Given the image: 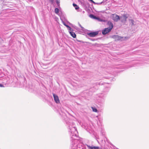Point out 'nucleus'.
<instances>
[{"label":"nucleus","mask_w":149,"mask_h":149,"mask_svg":"<svg viewBox=\"0 0 149 149\" xmlns=\"http://www.w3.org/2000/svg\"><path fill=\"white\" fill-rule=\"evenodd\" d=\"M70 132H71L70 136L71 139V147L72 149H76L73 147H76L77 149H87L86 146L88 147V149H100L98 146H90L88 145L84 144L82 142V139L77 136L78 132L75 127H72L71 128L69 126Z\"/></svg>","instance_id":"obj_1"},{"label":"nucleus","mask_w":149,"mask_h":149,"mask_svg":"<svg viewBox=\"0 0 149 149\" xmlns=\"http://www.w3.org/2000/svg\"><path fill=\"white\" fill-rule=\"evenodd\" d=\"M103 82H97L93 84V87L89 89L86 90L84 92V93L86 96H91L93 93L95 92L99 88V87L104 84Z\"/></svg>","instance_id":"obj_2"},{"label":"nucleus","mask_w":149,"mask_h":149,"mask_svg":"<svg viewBox=\"0 0 149 149\" xmlns=\"http://www.w3.org/2000/svg\"><path fill=\"white\" fill-rule=\"evenodd\" d=\"M20 84L22 85L23 86H25L28 88L29 91L32 92L34 90V86L32 85L31 83L27 85L26 83V78L24 77H22L20 80Z\"/></svg>","instance_id":"obj_3"},{"label":"nucleus","mask_w":149,"mask_h":149,"mask_svg":"<svg viewBox=\"0 0 149 149\" xmlns=\"http://www.w3.org/2000/svg\"><path fill=\"white\" fill-rule=\"evenodd\" d=\"M106 97V95H104L102 93L99 95V98L97 100V104L99 106V107L102 108L104 106Z\"/></svg>","instance_id":"obj_4"},{"label":"nucleus","mask_w":149,"mask_h":149,"mask_svg":"<svg viewBox=\"0 0 149 149\" xmlns=\"http://www.w3.org/2000/svg\"><path fill=\"white\" fill-rule=\"evenodd\" d=\"M37 93L38 95L42 97V98L45 99V100H47L48 99L47 96H48L49 98L52 99V97L51 95H48L46 92H44L41 91L39 90L37 92Z\"/></svg>","instance_id":"obj_5"},{"label":"nucleus","mask_w":149,"mask_h":149,"mask_svg":"<svg viewBox=\"0 0 149 149\" xmlns=\"http://www.w3.org/2000/svg\"><path fill=\"white\" fill-rule=\"evenodd\" d=\"M99 34H101V31L100 30L97 31H90V32L88 33V35L90 37H95Z\"/></svg>","instance_id":"obj_6"},{"label":"nucleus","mask_w":149,"mask_h":149,"mask_svg":"<svg viewBox=\"0 0 149 149\" xmlns=\"http://www.w3.org/2000/svg\"><path fill=\"white\" fill-rule=\"evenodd\" d=\"M109 38H113L116 40L122 41L123 39V37L120 36L118 35H114L112 36H110Z\"/></svg>","instance_id":"obj_7"},{"label":"nucleus","mask_w":149,"mask_h":149,"mask_svg":"<svg viewBox=\"0 0 149 149\" xmlns=\"http://www.w3.org/2000/svg\"><path fill=\"white\" fill-rule=\"evenodd\" d=\"M128 17L127 16V15L124 14L121 16H120V22L122 23H125L127 21V19Z\"/></svg>","instance_id":"obj_8"},{"label":"nucleus","mask_w":149,"mask_h":149,"mask_svg":"<svg viewBox=\"0 0 149 149\" xmlns=\"http://www.w3.org/2000/svg\"><path fill=\"white\" fill-rule=\"evenodd\" d=\"M111 30L108 28H106L104 29L102 31V34L104 35H105L109 33Z\"/></svg>","instance_id":"obj_9"},{"label":"nucleus","mask_w":149,"mask_h":149,"mask_svg":"<svg viewBox=\"0 0 149 149\" xmlns=\"http://www.w3.org/2000/svg\"><path fill=\"white\" fill-rule=\"evenodd\" d=\"M62 119L67 124H68L69 118L65 113H62L61 114Z\"/></svg>","instance_id":"obj_10"},{"label":"nucleus","mask_w":149,"mask_h":149,"mask_svg":"<svg viewBox=\"0 0 149 149\" xmlns=\"http://www.w3.org/2000/svg\"><path fill=\"white\" fill-rule=\"evenodd\" d=\"M113 19L115 22H117L120 20V16L116 14L113 15Z\"/></svg>","instance_id":"obj_11"},{"label":"nucleus","mask_w":149,"mask_h":149,"mask_svg":"<svg viewBox=\"0 0 149 149\" xmlns=\"http://www.w3.org/2000/svg\"><path fill=\"white\" fill-rule=\"evenodd\" d=\"M53 96L55 102L56 104H58L59 103L60 101L58 95L54 93H53Z\"/></svg>","instance_id":"obj_12"},{"label":"nucleus","mask_w":149,"mask_h":149,"mask_svg":"<svg viewBox=\"0 0 149 149\" xmlns=\"http://www.w3.org/2000/svg\"><path fill=\"white\" fill-rule=\"evenodd\" d=\"M107 24L109 26L107 28L111 30L113 27V24L111 21H109L107 22Z\"/></svg>","instance_id":"obj_13"},{"label":"nucleus","mask_w":149,"mask_h":149,"mask_svg":"<svg viewBox=\"0 0 149 149\" xmlns=\"http://www.w3.org/2000/svg\"><path fill=\"white\" fill-rule=\"evenodd\" d=\"M72 5L73 7L75 8V9L78 11H81V9H80L79 6L75 3H73Z\"/></svg>","instance_id":"obj_14"},{"label":"nucleus","mask_w":149,"mask_h":149,"mask_svg":"<svg viewBox=\"0 0 149 149\" xmlns=\"http://www.w3.org/2000/svg\"><path fill=\"white\" fill-rule=\"evenodd\" d=\"M1 83H0V87H4L6 85L7 81L6 80H4Z\"/></svg>","instance_id":"obj_15"},{"label":"nucleus","mask_w":149,"mask_h":149,"mask_svg":"<svg viewBox=\"0 0 149 149\" xmlns=\"http://www.w3.org/2000/svg\"><path fill=\"white\" fill-rule=\"evenodd\" d=\"M95 19L100 22H106V21L105 20L103 19L98 16L96 17Z\"/></svg>","instance_id":"obj_16"},{"label":"nucleus","mask_w":149,"mask_h":149,"mask_svg":"<svg viewBox=\"0 0 149 149\" xmlns=\"http://www.w3.org/2000/svg\"><path fill=\"white\" fill-rule=\"evenodd\" d=\"M69 33L70 35L73 38H75L76 37V35L75 33L73 31H69Z\"/></svg>","instance_id":"obj_17"},{"label":"nucleus","mask_w":149,"mask_h":149,"mask_svg":"<svg viewBox=\"0 0 149 149\" xmlns=\"http://www.w3.org/2000/svg\"><path fill=\"white\" fill-rule=\"evenodd\" d=\"M94 3H93L94 4H97L98 5H100L101 4H102L104 5H105L106 3H104V1H102L100 3H96L94 1Z\"/></svg>","instance_id":"obj_18"},{"label":"nucleus","mask_w":149,"mask_h":149,"mask_svg":"<svg viewBox=\"0 0 149 149\" xmlns=\"http://www.w3.org/2000/svg\"><path fill=\"white\" fill-rule=\"evenodd\" d=\"M129 22H130V24L132 26L134 25H135L134 24V21L133 19H129Z\"/></svg>","instance_id":"obj_19"},{"label":"nucleus","mask_w":149,"mask_h":149,"mask_svg":"<svg viewBox=\"0 0 149 149\" xmlns=\"http://www.w3.org/2000/svg\"><path fill=\"white\" fill-rule=\"evenodd\" d=\"M85 10H86L88 13H89L91 12L90 8L92 9L91 8V7H87L86 6H85Z\"/></svg>","instance_id":"obj_20"},{"label":"nucleus","mask_w":149,"mask_h":149,"mask_svg":"<svg viewBox=\"0 0 149 149\" xmlns=\"http://www.w3.org/2000/svg\"><path fill=\"white\" fill-rule=\"evenodd\" d=\"M89 16L90 18L95 19L97 17L95 15H94L92 14H90L89 15Z\"/></svg>","instance_id":"obj_21"},{"label":"nucleus","mask_w":149,"mask_h":149,"mask_svg":"<svg viewBox=\"0 0 149 149\" xmlns=\"http://www.w3.org/2000/svg\"><path fill=\"white\" fill-rule=\"evenodd\" d=\"M68 23H69L70 25H71L72 27L74 28L76 30H78L79 29L77 26H76L74 25H73L72 24L68 22Z\"/></svg>","instance_id":"obj_22"},{"label":"nucleus","mask_w":149,"mask_h":149,"mask_svg":"<svg viewBox=\"0 0 149 149\" xmlns=\"http://www.w3.org/2000/svg\"><path fill=\"white\" fill-rule=\"evenodd\" d=\"M91 44V46H95L97 47H100V44H97V43H95V44Z\"/></svg>","instance_id":"obj_23"},{"label":"nucleus","mask_w":149,"mask_h":149,"mask_svg":"<svg viewBox=\"0 0 149 149\" xmlns=\"http://www.w3.org/2000/svg\"><path fill=\"white\" fill-rule=\"evenodd\" d=\"M82 31H84V32L85 33L87 34V35H88V33H89L90 32V31H88V30H86L85 29H83V30Z\"/></svg>","instance_id":"obj_24"},{"label":"nucleus","mask_w":149,"mask_h":149,"mask_svg":"<svg viewBox=\"0 0 149 149\" xmlns=\"http://www.w3.org/2000/svg\"><path fill=\"white\" fill-rule=\"evenodd\" d=\"M56 2L57 5V6L60 9L61 8L60 6V1H58V0H56Z\"/></svg>","instance_id":"obj_25"},{"label":"nucleus","mask_w":149,"mask_h":149,"mask_svg":"<svg viewBox=\"0 0 149 149\" xmlns=\"http://www.w3.org/2000/svg\"><path fill=\"white\" fill-rule=\"evenodd\" d=\"M59 10L57 8H55V12L56 14H58L59 13Z\"/></svg>","instance_id":"obj_26"},{"label":"nucleus","mask_w":149,"mask_h":149,"mask_svg":"<svg viewBox=\"0 0 149 149\" xmlns=\"http://www.w3.org/2000/svg\"><path fill=\"white\" fill-rule=\"evenodd\" d=\"M92 108L93 111L95 112H97L98 111L97 110L95 107H92Z\"/></svg>","instance_id":"obj_27"},{"label":"nucleus","mask_w":149,"mask_h":149,"mask_svg":"<svg viewBox=\"0 0 149 149\" xmlns=\"http://www.w3.org/2000/svg\"><path fill=\"white\" fill-rule=\"evenodd\" d=\"M79 42H81V43H88V44H91V43L90 42H84L82 40H80V41H79Z\"/></svg>","instance_id":"obj_28"},{"label":"nucleus","mask_w":149,"mask_h":149,"mask_svg":"<svg viewBox=\"0 0 149 149\" xmlns=\"http://www.w3.org/2000/svg\"><path fill=\"white\" fill-rule=\"evenodd\" d=\"M63 22V25L65 26L67 28L68 27V26H69L67 24L65 23V22Z\"/></svg>","instance_id":"obj_29"},{"label":"nucleus","mask_w":149,"mask_h":149,"mask_svg":"<svg viewBox=\"0 0 149 149\" xmlns=\"http://www.w3.org/2000/svg\"><path fill=\"white\" fill-rule=\"evenodd\" d=\"M78 24H79V26L82 29H81L82 30H83V29H84V28L83 26H81V25L80 24L79 22H78Z\"/></svg>","instance_id":"obj_30"},{"label":"nucleus","mask_w":149,"mask_h":149,"mask_svg":"<svg viewBox=\"0 0 149 149\" xmlns=\"http://www.w3.org/2000/svg\"><path fill=\"white\" fill-rule=\"evenodd\" d=\"M89 40L92 41H95V40H97V39H95L94 38H88Z\"/></svg>","instance_id":"obj_31"},{"label":"nucleus","mask_w":149,"mask_h":149,"mask_svg":"<svg viewBox=\"0 0 149 149\" xmlns=\"http://www.w3.org/2000/svg\"><path fill=\"white\" fill-rule=\"evenodd\" d=\"M49 1L52 4L54 3V0H49Z\"/></svg>","instance_id":"obj_32"},{"label":"nucleus","mask_w":149,"mask_h":149,"mask_svg":"<svg viewBox=\"0 0 149 149\" xmlns=\"http://www.w3.org/2000/svg\"><path fill=\"white\" fill-rule=\"evenodd\" d=\"M69 31H73V30L71 28H70L69 30Z\"/></svg>","instance_id":"obj_33"},{"label":"nucleus","mask_w":149,"mask_h":149,"mask_svg":"<svg viewBox=\"0 0 149 149\" xmlns=\"http://www.w3.org/2000/svg\"><path fill=\"white\" fill-rule=\"evenodd\" d=\"M91 3H94V1L93 0H88Z\"/></svg>","instance_id":"obj_34"},{"label":"nucleus","mask_w":149,"mask_h":149,"mask_svg":"<svg viewBox=\"0 0 149 149\" xmlns=\"http://www.w3.org/2000/svg\"><path fill=\"white\" fill-rule=\"evenodd\" d=\"M106 141H107V142L108 143H109V140L108 139H107V138H106Z\"/></svg>","instance_id":"obj_35"},{"label":"nucleus","mask_w":149,"mask_h":149,"mask_svg":"<svg viewBox=\"0 0 149 149\" xmlns=\"http://www.w3.org/2000/svg\"><path fill=\"white\" fill-rule=\"evenodd\" d=\"M108 1V0H103V1H104V3L106 1Z\"/></svg>","instance_id":"obj_36"},{"label":"nucleus","mask_w":149,"mask_h":149,"mask_svg":"<svg viewBox=\"0 0 149 149\" xmlns=\"http://www.w3.org/2000/svg\"><path fill=\"white\" fill-rule=\"evenodd\" d=\"M101 132H102V135H104L105 134V133L104 132H102V131H101Z\"/></svg>","instance_id":"obj_37"},{"label":"nucleus","mask_w":149,"mask_h":149,"mask_svg":"<svg viewBox=\"0 0 149 149\" xmlns=\"http://www.w3.org/2000/svg\"><path fill=\"white\" fill-rule=\"evenodd\" d=\"M71 27H70L69 26H68L67 28H68V29L69 30L70 28Z\"/></svg>","instance_id":"obj_38"},{"label":"nucleus","mask_w":149,"mask_h":149,"mask_svg":"<svg viewBox=\"0 0 149 149\" xmlns=\"http://www.w3.org/2000/svg\"><path fill=\"white\" fill-rule=\"evenodd\" d=\"M93 9H94V10H95L96 12H97V11H96V10H95V9L93 7Z\"/></svg>","instance_id":"obj_39"},{"label":"nucleus","mask_w":149,"mask_h":149,"mask_svg":"<svg viewBox=\"0 0 149 149\" xmlns=\"http://www.w3.org/2000/svg\"><path fill=\"white\" fill-rule=\"evenodd\" d=\"M88 6H90V4L89 3H88Z\"/></svg>","instance_id":"obj_40"},{"label":"nucleus","mask_w":149,"mask_h":149,"mask_svg":"<svg viewBox=\"0 0 149 149\" xmlns=\"http://www.w3.org/2000/svg\"><path fill=\"white\" fill-rule=\"evenodd\" d=\"M77 41H78V42H79V41H80V40H77Z\"/></svg>","instance_id":"obj_41"},{"label":"nucleus","mask_w":149,"mask_h":149,"mask_svg":"<svg viewBox=\"0 0 149 149\" xmlns=\"http://www.w3.org/2000/svg\"><path fill=\"white\" fill-rule=\"evenodd\" d=\"M85 13L84 11H82V13Z\"/></svg>","instance_id":"obj_42"},{"label":"nucleus","mask_w":149,"mask_h":149,"mask_svg":"<svg viewBox=\"0 0 149 149\" xmlns=\"http://www.w3.org/2000/svg\"><path fill=\"white\" fill-rule=\"evenodd\" d=\"M104 141L105 142V139H104Z\"/></svg>","instance_id":"obj_43"}]
</instances>
